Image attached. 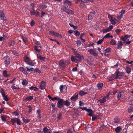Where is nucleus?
<instances>
[{
    "label": "nucleus",
    "mask_w": 133,
    "mask_h": 133,
    "mask_svg": "<svg viewBox=\"0 0 133 133\" xmlns=\"http://www.w3.org/2000/svg\"><path fill=\"white\" fill-rule=\"evenodd\" d=\"M115 79H116V77L114 75H113L111 77L109 78L108 80L109 81H112Z\"/></svg>",
    "instance_id": "obj_30"
},
{
    "label": "nucleus",
    "mask_w": 133,
    "mask_h": 133,
    "mask_svg": "<svg viewBox=\"0 0 133 133\" xmlns=\"http://www.w3.org/2000/svg\"><path fill=\"white\" fill-rule=\"evenodd\" d=\"M30 59L28 57H26L25 59V62L26 63V64H28V63L30 61Z\"/></svg>",
    "instance_id": "obj_45"
},
{
    "label": "nucleus",
    "mask_w": 133,
    "mask_h": 133,
    "mask_svg": "<svg viewBox=\"0 0 133 133\" xmlns=\"http://www.w3.org/2000/svg\"><path fill=\"white\" fill-rule=\"evenodd\" d=\"M15 43V42L14 41L11 40L8 43L9 45L10 46H13L14 45Z\"/></svg>",
    "instance_id": "obj_24"
},
{
    "label": "nucleus",
    "mask_w": 133,
    "mask_h": 133,
    "mask_svg": "<svg viewBox=\"0 0 133 133\" xmlns=\"http://www.w3.org/2000/svg\"><path fill=\"white\" fill-rule=\"evenodd\" d=\"M80 108L81 109H82V110H85L87 112L89 111H90V110L89 109H87L86 107H83V108L81 107H80Z\"/></svg>",
    "instance_id": "obj_41"
},
{
    "label": "nucleus",
    "mask_w": 133,
    "mask_h": 133,
    "mask_svg": "<svg viewBox=\"0 0 133 133\" xmlns=\"http://www.w3.org/2000/svg\"><path fill=\"white\" fill-rule=\"evenodd\" d=\"M105 127V126L104 125H102L99 128V130L100 131L101 130H102Z\"/></svg>",
    "instance_id": "obj_47"
},
{
    "label": "nucleus",
    "mask_w": 133,
    "mask_h": 133,
    "mask_svg": "<svg viewBox=\"0 0 133 133\" xmlns=\"http://www.w3.org/2000/svg\"><path fill=\"white\" fill-rule=\"evenodd\" d=\"M21 118L22 120L25 123H27L29 122L30 121V119H25L24 117H21Z\"/></svg>",
    "instance_id": "obj_29"
},
{
    "label": "nucleus",
    "mask_w": 133,
    "mask_h": 133,
    "mask_svg": "<svg viewBox=\"0 0 133 133\" xmlns=\"http://www.w3.org/2000/svg\"><path fill=\"white\" fill-rule=\"evenodd\" d=\"M10 122H12V125H14L15 122H16L17 124L18 125H21L22 124V122L18 118H12L11 119Z\"/></svg>",
    "instance_id": "obj_3"
},
{
    "label": "nucleus",
    "mask_w": 133,
    "mask_h": 133,
    "mask_svg": "<svg viewBox=\"0 0 133 133\" xmlns=\"http://www.w3.org/2000/svg\"><path fill=\"white\" fill-rule=\"evenodd\" d=\"M117 45L118 46H117V48L118 49H120L122 48L123 44L122 41H119L117 43Z\"/></svg>",
    "instance_id": "obj_19"
},
{
    "label": "nucleus",
    "mask_w": 133,
    "mask_h": 133,
    "mask_svg": "<svg viewBox=\"0 0 133 133\" xmlns=\"http://www.w3.org/2000/svg\"><path fill=\"white\" fill-rule=\"evenodd\" d=\"M103 84L101 83H98L97 86L98 89H101L103 87Z\"/></svg>",
    "instance_id": "obj_23"
},
{
    "label": "nucleus",
    "mask_w": 133,
    "mask_h": 133,
    "mask_svg": "<svg viewBox=\"0 0 133 133\" xmlns=\"http://www.w3.org/2000/svg\"><path fill=\"white\" fill-rule=\"evenodd\" d=\"M28 83V81L25 79H24L22 83V85H26Z\"/></svg>",
    "instance_id": "obj_40"
},
{
    "label": "nucleus",
    "mask_w": 133,
    "mask_h": 133,
    "mask_svg": "<svg viewBox=\"0 0 133 133\" xmlns=\"http://www.w3.org/2000/svg\"><path fill=\"white\" fill-rule=\"evenodd\" d=\"M116 74V79H120L122 78V76H123L124 74L123 72H120L119 69L117 70L115 72Z\"/></svg>",
    "instance_id": "obj_4"
},
{
    "label": "nucleus",
    "mask_w": 133,
    "mask_h": 133,
    "mask_svg": "<svg viewBox=\"0 0 133 133\" xmlns=\"http://www.w3.org/2000/svg\"><path fill=\"white\" fill-rule=\"evenodd\" d=\"M3 75L5 77H8L9 76V75L7 74V71L6 70L3 71Z\"/></svg>",
    "instance_id": "obj_38"
},
{
    "label": "nucleus",
    "mask_w": 133,
    "mask_h": 133,
    "mask_svg": "<svg viewBox=\"0 0 133 133\" xmlns=\"http://www.w3.org/2000/svg\"><path fill=\"white\" fill-rule=\"evenodd\" d=\"M78 96V94L74 95L71 97L70 99L72 101H76L77 99Z\"/></svg>",
    "instance_id": "obj_21"
},
{
    "label": "nucleus",
    "mask_w": 133,
    "mask_h": 133,
    "mask_svg": "<svg viewBox=\"0 0 133 133\" xmlns=\"http://www.w3.org/2000/svg\"><path fill=\"white\" fill-rule=\"evenodd\" d=\"M0 17L1 19L4 21L6 20V18L5 17V15L3 11L1 10L0 11Z\"/></svg>",
    "instance_id": "obj_11"
},
{
    "label": "nucleus",
    "mask_w": 133,
    "mask_h": 133,
    "mask_svg": "<svg viewBox=\"0 0 133 133\" xmlns=\"http://www.w3.org/2000/svg\"><path fill=\"white\" fill-rule=\"evenodd\" d=\"M33 99V96H28L25 98V100L30 101Z\"/></svg>",
    "instance_id": "obj_26"
},
{
    "label": "nucleus",
    "mask_w": 133,
    "mask_h": 133,
    "mask_svg": "<svg viewBox=\"0 0 133 133\" xmlns=\"http://www.w3.org/2000/svg\"><path fill=\"white\" fill-rule=\"evenodd\" d=\"M104 38H102L97 42V43L98 44H101L103 42L104 40Z\"/></svg>",
    "instance_id": "obj_44"
},
{
    "label": "nucleus",
    "mask_w": 133,
    "mask_h": 133,
    "mask_svg": "<svg viewBox=\"0 0 133 133\" xmlns=\"http://www.w3.org/2000/svg\"><path fill=\"white\" fill-rule=\"evenodd\" d=\"M95 12L94 11H93L92 12L90 13L88 16V19L89 21L92 20L94 16L95 13Z\"/></svg>",
    "instance_id": "obj_12"
},
{
    "label": "nucleus",
    "mask_w": 133,
    "mask_h": 133,
    "mask_svg": "<svg viewBox=\"0 0 133 133\" xmlns=\"http://www.w3.org/2000/svg\"><path fill=\"white\" fill-rule=\"evenodd\" d=\"M27 64L32 66H34V64L33 62H31L30 61Z\"/></svg>",
    "instance_id": "obj_62"
},
{
    "label": "nucleus",
    "mask_w": 133,
    "mask_h": 133,
    "mask_svg": "<svg viewBox=\"0 0 133 133\" xmlns=\"http://www.w3.org/2000/svg\"><path fill=\"white\" fill-rule=\"evenodd\" d=\"M130 36H131L129 35H126L123 37H121V39L123 41L124 43L128 44H130L131 42L129 41L128 39L130 38Z\"/></svg>",
    "instance_id": "obj_2"
},
{
    "label": "nucleus",
    "mask_w": 133,
    "mask_h": 133,
    "mask_svg": "<svg viewBox=\"0 0 133 133\" xmlns=\"http://www.w3.org/2000/svg\"><path fill=\"white\" fill-rule=\"evenodd\" d=\"M1 92L2 96L4 98V97H5V96H6V95H5L4 91L3 90H2Z\"/></svg>",
    "instance_id": "obj_53"
},
{
    "label": "nucleus",
    "mask_w": 133,
    "mask_h": 133,
    "mask_svg": "<svg viewBox=\"0 0 133 133\" xmlns=\"http://www.w3.org/2000/svg\"><path fill=\"white\" fill-rule=\"evenodd\" d=\"M110 31L109 28H107V29H104L103 31L104 33H107Z\"/></svg>",
    "instance_id": "obj_50"
},
{
    "label": "nucleus",
    "mask_w": 133,
    "mask_h": 133,
    "mask_svg": "<svg viewBox=\"0 0 133 133\" xmlns=\"http://www.w3.org/2000/svg\"><path fill=\"white\" fill-rule=\"evenodd\" d=\"M19 69L20 71L23 72L24 74H27V72L25 70V69L23 67H20L19 68Z\"/></svg>",
    "instance_id": "obj_20"
},
{
    "label": "nucleus",
    "mask_w": 133,
    "mask_h": 133,
    "mask_svg": "<svg viewBox=\"0 0 133 133\" xmlns=\"http://www.w3.org/2000/svg\"><path fill=\"white\" fill-rule=\"evenodd\" d=\"M35 24V22L33 20H32L31 22L30 23V24L31 26H32Z\"/></svg>",
    "instance_id": "obj_63"
},
{
    "label": "nucleus",
    "mask_w": 133,
    "mask_h": 133,
    "mask_svg": "<svg viewBox=\"0 0 133 133\" xmlns=\"http://www.w3.org/2000/svg\"><path fill=\"white\" fill-rule=\"evenodd\" d=\"M123 15L122 14H119L117 15V18L118 19H120L122 17Z\"/></svg>",
    "instance_id": "obj_64"
},
{
    "label": "nucleus",
    "mask_w": 133,
    "mask_h": 133,
    "mask_svg": "<svg viewBox=\"0 0 133 133\" xmlns=\"http://www.w3.org/2000/svg\"><path fill=\"white\" fill-rule=\"evenodd\" d=\"M89 109L90 110V111H88V112H89V114H88V115L90 117L92 116L94 112L91 109Z\"/></svg>",
    "instance_id": "obj_32"
},
{
    "label": "nucleus",
    "mask_w": 133,
    "mask_h": 133,
    "mask_svg": "<svg viewBox=\"0 0 133 133\" xmlns=\"http://www.w3.org/2000/svg\"><path fill=\"white\" fill-rule=\"evenodd\" d=\"M108 17L110 19L111 23L113 25H115L116 24V22L114 20L113 17H112L110 14L108 15Z\"/></svg>",
    "instance_id": "obj_10"
},
{
    "label": "nucleus",
    "mask_w": 133,
    "mask_h": 133,
    "mask_svg": "<svg viewBox=\"0 0 133 133\" xmlns=\"http://www.w3.org/2000/svg\"><path fill=\"white\" fill-rule=\"evenodd\" d=\"M74 35L76 36H78L80 35V33L78 31L76 30L74 31Z\"/></svg>",
    "instance_id": "obj_42"
},
{
    "label": "nucleus",
    "mask_w": 133,
    "mask_h": 133,
    "mask_svg": "<svg viewBox=\"0 0 133 133\" xmlns=\"http://www.w3.org/2000/svg\"><path fill=\"white\" fill-rule=\"evenodd\" d=\"M13 114L15 115V116H18L19 115L18 111V110L15 111L13 113Z\"/></svg>",
    "instance_id": "obj_43"
},
{
    "label": "nucleus",
    "mask_w": 133,
    "mask_h": 133,
    "mask_svg": "<svg viewBox=\"0 0 133 133\" xmlns=\"http://www.w3.org/2000/svg\"><path fill=\"white\" fill-rule=\"evenodd\" d=\"M110 43L111 44L113 45H114L116 44V41L113 39H111L110 41Z\"/></svg>",
    "instance_id": "obj_39"
},
{
    "label": "nucleus",
    "mask_w": 133,
    "mask_h": 133,
    "mask_svg": "<svg viewBox=\"0 0 133 133\" xmlns=\"http://www.w3.org/2000/svg\"><path fill=\"white\" fill-rule=\"evenodd\" d=\"M54 36L57 37H59L61 36V35L58 33L55 32Z\"/></svg>",
    "instance_id": "obj_55"
},
{
    "label": "nucleus",
    "mask_w": 133,
    "mask_h": 133,
    "mask_svg": "<svg viewBox=\"0 0 133 133\" xmlns=\"http://www.w3.org/2000/svg\"><path fill=\"white\" fill-rule=\"evenodd\" d=\"M4 64L7 65H9L10 63V58L9 56L6 55L3 58Z\"/></svg>",
    "instance_id": "obj_5"
},
{
    "label": "nucleus",
    "mask_w": 133,
    "mask_h": 133,
    "mask_svg": "<svg viewBox=\"0 0 133 133\" xmlns=\"http://www.w3.org/2000/svg\"><path fill=\"white\" fill-rule=\"evenodd\" d=\"M64 104L67 107H68L70 105V102L68 100H66L64 102Z\"/></svg>",
    "instance_id": "obj_35"
},
{
    "label": "nucleus",
    "mask_w": 133,
    "mask_h": 133,
    "mask_svg": "<svg viewBox=\"0 0 133 133\" xmlns=\"http://www.w3.org/2000/svg\"><path fill=\"white\" fill-rule=\"evenodd\" d=\"M35 44L37 45H35L34 46V48L36 52H38L39 54L41 52V50L40 49H38L37 47L38 46L41 48H42V46L40 45V43L38 41L35 42Z\"/></svg>",
    "instance_id": "obj_6"
},
{
    "label": "nucleus",
    "mask_w": 133,
    "mask_h": 133,
    "mask_svg": "<svg viewBox=\"0 0 133 133\" xmlns=\"http://www.w3.org/2000/svg\"><path fill=\"white\" fill-rule=\"evenodd\" d=\"M59 89L61 92L62 93L66 91L67 87L65 85H61L59 87Z\"/></svg>",
    "instance_id": "obj_9"
},
{
    "label": "nucleus",
    "mask_w": 133,
    "mask_h": 133,
    "mask_svg": "<svg viewBox=\"0 0 133 133\" xmlns=\"http://www.w3.org/2000/svg\"><path fill=\"white\" fill-rule=\"evenodd\" d=\"M77 45L78 47L80 46L81 45V42L79 40H78L76 41Z\"/></svg>",
    "instance_id": "obj_49"
},
{
    "label": "nucleus",
    "mask_w": 133,
    "mask_h": 133,
    "mask_svg": "<svg viewBox=\"0 0 133 133\" xmlns=\"http://www.w3.org/2000/svg\"><path fill=\"white\" fill-rule=\"evenodd\" d=\"M107 101V100L103 97L102 99H99L98 101L101 104L103 105L104 103Z\"/></svg>",
    "instance_id": "obj_22"
},
{
    "label": "nucleus",
    "mask_w": 133,
    "mask_h": 133,
    "mask_svg": "<svg viewBox=\"0 0 133 133\" xmlns=\"http://www.w3.org/2000/svg\"><path fill=\"white\" fill-rule=\"evenodd\" d=\"M59 99L60 98L59 97H56L54 98H52L51 100L52 101H55L56 100L58 101Z\"/></svg>",
    "instance_id": "obj_52"
},
{
    "label": "nucleus",
    "mask_w": 133,
    "mask_h": 133,
    "mask_svg": "<svg viewBox=\"0 0 133 133\" xmlns=\"http://www.w3.org/2000/svg\"><path fill=\"white\" fill-rule=\"evenodd\" d=\"M63 11H64L68 14H74V11L70 10V9H61Z\"/></svg>",
    "instance_id": "obj_13"
},
{
    "label": "nucleus",
    "mask_w": 133,
    "mask_h": 133,
    "mask_svg": "<svg viewBox=\"0 0 133 133\" xmlns=\"http://www.w3.org/2000/svg\"><path fill=\"white\" fill-rule=\"evenodd\" d=\"M123 95V92L122 91H119L118 94L117 98L118 100H120L123 98L122 95Z\"/></svg>",
    "instance_id": "obj_18"
},
{
    "label": "nucleus",
    "mask_w": 133,
    "mask_h": 133,
    "mask_svg": "<svg viewBox=\"0 0 133 133\" xmlns=\"http://www.w3.org/2000/svg\"><path fill=\"white\" fill-rule=\"evenodd\" d=\"M87 94V93L86 92H84V91H81L79 92V94L81 96H82L84 95L85 94Z\"/></svg>",
    "instance_id": "obj_34"
},
{
    "label": "nucleus",
    "mask_w": 133,
    "mask_h": 133,
    "mask_svg": "<svg viewBox=\"0 0 133 133\" xmlns=\"http://www.w3.org/2000/svg\"><path fill=\"white\" fill-rule=\"evenodd\" d=\"M43 131L44 133H51L52 131L50 129H48L46 127L43 128Z\"/></svg>",
    "instance_id": "obj_17"
},
{
    "label": "nucleus",
    "mask_w": 133,
    "mask_h": 133,
    "mask_svg": "<svg viewBox=\"0 0 133 133\" xmlns=\"http://www.w3.org/2000/svg\"><path fill=\"white\" fill-rule=\"evenodd\" d=\"M15 84H13V85H12L11 87L12 88V89L14 90V89H19V87H15V86H14Z\"/></svg>",
    "instance_id": "obj_46"
},
{
    "label": "nucleus",
    "mask_w": 133,
    "mask_h": 133,
    "mask_svg": "<svg viewBox=\"0 0 133 133\" xmlns=\"http://www.w3.org/2000/svg\"><path fill=\"white\" fill-rule=\"evenodd\" d=\"M30 12L31 15H34L36 14V11L35 10H33L32 11H30Z\"/></svg>",
    "instance_id": "obj_51"
},
{
    "label": "nucleus",
    "mask_w": 133,
    "mask_h": 133,
    "mask_svg": "<svg viewBox=\"0 0 133 133\" xmlns=\"http://www.w3.org/2000/svg\"><path fill=\"white\" fill-rule=\"evenodd\" d=\"M22 38L24 44H25L26 42L28 41V38L27 37L24 36H22Z\"/></svg>",
    "instance_id": "obj_31"
},
{
    "label": "nucleus",
    "mask_w": 133,
    "mask_h": 133,
    "mask_svg": "<svg viewBox=\"0 0 133 133\" xmlns=\"http://www.w3.org/2000/svg\"><path fill=\"white\" fill-rule=\"evenodd\" d=\"M87 63L88 64L90 65H93V63L90 58H88L87 60Z\"/></svg>",
    "instance_id": "obj_37"
},
{
    "label": "nucleus",
    "mask_w": 133,
    "mask_h": 133,
    "mask_svg": "<svg viewBox=\"0 0 133 133\" xmlns=\"http://www.w3.org/2000/svg\"><path fill=\"white\" fill-rule=\"evenodd\" d=\"M121 129L122 128L120 127H118L115 128V130L116 133H119Z\"/></svg>",
    "instance_id": "obj_36"
},
{
    "label": "nucleus",
    "mask_w": 133,
    "mask_h": 133,
    "mask_svg": "<svg viewBox=\"0 0 133 133\" xmlns=\"http://www.w3.org/2000/svg\"><path fill=\"white\" fill-rule=\"evenodd\" d=\"M88 51L90 53V54L94 56H97V54L96 53L94 50L92 49L89 50Z\"/></svg>",
    "instance_id": "obj_15"
},
{
    "label": "nucleus",
    "mask_w": 133,
    "mask_h": 133,
    "mask_svg": "<svg viewBox=\"0 0 133 133\" xmlns=\"http://www.w3.org/2000/svg\"><path fill=\"white\" fill-rule=\"evenodd\" d=\"M55 32L54 31L52 32L51 31H49V35L52 36H54Z\"/></svg>",
    "instance_id": "obj_60"
},
{
    "label": "nucleus",
    "mask_w": 133,
    "mask_h": 133,
    "mask_svg": "<svg viewBox=\"0 0 133 133\" xmlns=\"http://www.w3.org/2000/svg\"><path fill=\"white\" fill-rule=\"evenodd\" d=\"M37 58H38L40 60L42 61H44V60L45 59V57H42L40 55H39L38 54H37Z\"/></svg>",
    "instance_id": "obj_25"
},
{
    "label": "nucleus",
    "mask_w": 133,
    "mask_h": 133,
    "mask_svg": "<svg viewBox=\"0 0 133 133\" xmlns=\"http://www.w3.org/2000/svg\"><path fill=\"white\" fill-rule=\"evenodd\" d=\"M1 118V119L3 121L5 122L6 121V119L4 116H2Z\"/></svg>",
    "instance_id": "obj_58"
},
{
    "label": "nucleus",
    "mask_w": 133,
    "mask_h": 133,
    "mask_svg": "<svg viewBox=\"0 0 133 133\" xmlns=\"http://www.w3.org/2000/svg\"><path fill=\"white\" fill-rule=\"evenodd\" d=\"M110 95V93L109 92H108L107 94L106 95V96H104V97L106 99H108V98L109 97V96Z\"/></svg>",
    "instance_id": "obj_56"
},
{
    "label": "nucleus",
    "mask_w": 133,
    "mask_h": 133,
    "mask_svg": "<svg viewBox=\"0 0 133 133\" xmlns=\"http://www.w3.org/2000/svg\"><path fill=\"white\" fill-rule=\"evenodd\" d=\"M48 6L47 4L46 3H43L41 4L40 6V7L41 8H45Z\"/></svg>",
    "instance_id": "obj_28"
},
{
    "label": "nucleus",
    "mask_w": 133,
    "mask_h": 133,
    "mask_svg": "<svg viewBox=\"0 0 133 133\" xmlns=\"http://www.w3.org/2000/svg\"><path fill=\"white\" fill-rule=\"evenodd\" d=\"M46 87L45 83L44 81H42L40 84L39 88L41 90L44 89Z\"/></svg>",
    "instance_id": "obj_16"
},
{
    "label": "nucleus",
    "mask_w": 133,
    "mask_h": 133,
    "mask_svg": "<svg viewBox=\"0 0 133 133\" xmlns=\"http://www.w3.org/2000/svg\"><path fill=\"white\" fill-rule=\"evenodd\" d=\"M63 3L64 5L67 6H69L70 7L72 5L71 2L68 0H65L63 2Z\"/></svg>",
    "instance_id": "obj_14"
},
{
    "label": "nucleus",
    "mask_w": 133,
    "mask_h": 133,
    "mask_svg": "<svg viewBox=\"0 0 133 133\" xmlns=\"http://www.w3.org/2000/svg\"><path fill=\"white\" fill-rule=\"evenodd\" d=\"M133 110V108L132 107H129L128 109V112H130Z\"/></svg>",
    "instance_id": "obj_57"
},
{
    "label": "nucleus",
    "mask_w": 133,
    "mask_h": 133,
    "mask_svg": "<svg viewBox=\"0 0 133 133\" xmlns=\"http://www.w3.org/2000/svg\"><path fill=\"white\" fill-rule=\"evenodd\" d=\"M119 119L118 117H116L114 118V121L113 122L115 123H117L119 122Z\"/></svg>",
    "instance_id": "obj_27"
},
{
    "label": "nucleus",
    "mask_w": 133,
    "mask_h": 133,
    "mask_svg": "<svg viewBox=\"0 0 133 133\" xmlns=\"http://www.w3.org/2000/svg\"><path fill=\"white\" fill-rule=\"evenodd\" d=\"M28 107L29 109L28 113H30V112H31L32 111V107L30 105L28 106Z\"/></svg>",
    "instance_id": "obj_59"
},
{
    "label": "nucleus",
    "mask_w": 133,
    "mask_h": 133,
    "mask_svg": "<svg viewBox=\"0 0 133 133\" xmlns=\"http://www.w3.org/2000/svg\"><path fill=\"white\" fill-rule=\"evenodd\" d=\"M62 115V114L60 112L58 114L57 117L58 120H60L61 118Z\"/></svg>",
    "instance_id": "obj_54"
},
{
    "label": "nucleus",
    "mask_w": 133,
    "mask_h": 133,
    "mask_svg": "<svg viewBox=\"0 0 133 133\" xmlns=\"http://www.w3.org/2000/svg\"><path fill=\"white\" fill-rule=\"evenodd\" d=\"M74 54L75 56H72L71 58V60L73 62L78 63L81 62L82 59H84L83 56L80 55L76 51L74 52Z\"/></svg>",
    "instance_id": "obj_1"
},
{
    "label": "nucleus",
    "mask_w": 133,
    "mask_h": 133,
    "mask_svg": "<svg viewBox=\"0 0 133 133\" xmlns=\"http://www.w3.org/2000/svg\"><path fill=\"white\" fill-rule=\"evenodd\" d=\"M59 64L60 68L62 69L65 68V67L66 63L64 61L62 60H61L59 61Z\"/></svg>",
    "instance_id": "obj_8"
},
{
    "label": "nucleus",
    "mask_w": 133,
    "mask_h": 133,
    "mask_svg": "<svg viewBox=\"0 0 133 133\" xmlns=\"http://www.w3.org/2000/svg\"><path fill=\"white\" fill-rule=\"evenodd\" d=\"M126 72L128 74H129L131 72V69L128 67H127L125 69Z\"/></svg>",
    "instance_id": "obj_33"
},
{
    "label": "nucleus",
    "mask_w": 133,
    "mask_h": 133,
    "mask_svg": "<svg viewBox=\"0 0 133 133\" xmlns=\"http://www.w3.org/2000/svg\"><path fill=\"white\" fill-rule=\"evenodd\" d=\"M26 71L28 72H31L32 71L34 70V69L32 68H31L29 69L28 67H26Z\"/></svg>",
    "instance_id": "obj_48"
},
{
    "label": "nucleus",
    "mask_w": 133,
    "mask_h": 133,
    "mask_svg": "<svg viewBox=\"0 0 133 133\" xmlns=\"http://www.w3.org/2000/svg\"><path fill=\"white\" fill-rule=\"evenodd\" d=\"M64 103L63 99L60 98L58 100L57 103V107L59 108H61L64 107V105L63 103Z\"/></svg>",
    "instance_id": "obj_7"
},
{
    "label": "nucleus",
    "mask_w": 133,
    "mask_h": 133,
    "mask_svg": "<svg viewBox=\"0 0 133 133\" xmlns=\"http://www.w3.org/2000/svg\"><path fill=\"white\" fill-rule=\"evenodd\" d=\"M51 106L53 110H52V111H54V112H55V110L56 109L55 108V104H51Z\"/></svg>",
    "instance_id": "obj_61"
}]
</instances>
